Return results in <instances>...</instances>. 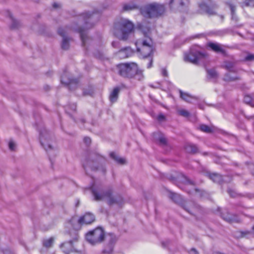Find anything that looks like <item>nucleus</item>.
<instances>
[{"instance_id": "60", "label": "nucleus", "mask_w": 254, "mask_h": 254, "mask_svg": "<svg viewBox=\"0 0 254 254\" xmlns=\"http://www.w3.org/2000/svg\"><path fill=\"white\" fill-rule=\"evenodd\" d=\"M199 108H200V109H203V108L201 106H199Z\"/></svg>"}, {"instance_id": "36", "label": "nucleus", "mask_w": 254, "mask_h": 254, "mask_svg": "<svg viewBox=\"0 0 254 254\" xmlns=\"http://www.w3.org/2000/svg\"><path fill=\"white\" fill-rule=\"evenodd\" d=\"M208 77L210 79H216L218 77L216 71L214 69H210L207 70Z\"/></svg>"}, {"instance_id": "54", "label": "nucleus", "mask_w": 254, "mask_h": 254, "mask_svg": "<svg viewBox=\"0 0 254 254\" xmlns=\"http://www.w3.org/2000/svg\"><path fill=\"white\" fill-rule=\"evenodd\" d=\"M53 7L54 8H58L60 7V4L59 3H54L53 5Z\"/></svg>"}, {"instance_id": "42", "label": "nucleus", "mask_w": 254, "mask_h": 254, "mask_svg": "<svg viewBox=\"0 0 254 254\" xmlns=\"http://www.w3.org/2000/svg\"><path fill=\"white\" fill-rule=\"evenodd\" d=\"M158 140L159 141L160 144L162 145H165L167 144V139L165 138V137L163 135H161L160 136H159Z\"/></svg>"}, {"instance_id": "51", "label": "nucleus", "mask_w": 254, "mask_h": 254, "mask_svg": "<svg viewBox=\"0 0 254 254\" xmlns=\"http://www.w3.org/2000/svg\"><path fill=\"white\" fill-rule=\"evenodd\" d=\"M190 254H198V252L194 248H192L190 251H189Z\"/></svg>"}, {"instance_id": "21", "label": "nucleus", "mask_w": 254, "mask_h": 254, "mask_svg": "<svg viewBox=\"0 0 254 254\" xmlns=\"http://www.w3.org/2000/svg\"><path fill=\"white\" fill-rule=\"evenodd\" d=\"M222 217L224 220L230 223L238 222L239 221L237 216L228 212L222 213Z\"/></svg>"}, {"instance_id": "48", "label": "nucleus", "mask_w": 254, "mask_h": 254, "mask_svg": "<svg viewBox=\"0 0 254 254\" xmlns=\"http://www.w3.org/2000/svg\"><path fill=\"white\" fill-rule=\"evenodd\" d=\"M94 55L97 58L99 59H101L103 57V54L101 52H98V53H97V54L95 53Z\"/></svg>"}, {"instance_id": "61", "label": "nucleus", "mask_w": 254, "mask_h": 254, "mask_svg": "<svg viewBox=\"0 0 254 254\" xmlns=\"http://www.w3.org/2000/svg\"><path fill=\"white\" fill-rule=\"evenodd\" d=\"M0 252H1V250H0Z\"/></svg>"}, {"instance_id": "8", "label": "nucleus", "mask_w": 254, "mask_h": 254, "mask_svg": "<svg viewBox=\"0 0 254 254\" xmlns=\"http://www.w3.org/2000/svg\"><path fill=\"white\" fill-rule=\"evenodd\" d=\"M119 74L126 78H132L137 72V64L134 63L121 64L117 66Z\"/></svg>"}, {"instance_id": "39", "label": "nucleus", "mask_w": 254, "mask_h": 254, "mask_svg": "<svg viewBox=\"0 0 254 254\" xmlns=\"http://www.w3.org/2000/svg\"><path fill=\"white\" fill-rule=\"evenodd\" d=\"M239 79H240V77H231L229 73L226 74L224 77V80L226 81H233Z\"/></svg>"}, {"instance_id": "49", "label": "nucleus", "mask_w": 254, "mask_h": 254, "mask_svg": "<svg viewBox=\"0 0 254 254\" xmlns=\"http://www.w3.org/2000/svg\"><path fill=\"white\" fill-rule=\"evenodd\" d=\"M161 73L164 76H168V72L166 68H162L161 69Z\"/></svg>"}, {"instance_id": "25", "label": "nucleus", "mask_w": 254, "mask_h": 254, "mask_svg": "<svg viewBox=\"0 0 254 254\" xmlns=\"http://www.w3.org/2000/svg\"><path fill=\"white\" fill-rule=\"evenodd\" d=\"M120 90L121 89L120 87H116L114 88L113 91L111 92L109 96V99L111 103H115L117 101Z\"/></svg>"}, {"instance_id": "9", "label": "nucleus", "mask_w": 254, "mask_h": 254, "mask_svg": "<svg viewBox=\"0 0 254 254\" xmlns=\"http://www.w3.org/2000/svg\"><path fill=\"white\" fill-rule=\"evenodd\" d=\"M105 238V232L100 227L88 232L86 235V240L92 245L102 243Z\"/></svg>"}, {"instance_id": "57", "label": "nucleus", "mask_w": 254, "mask_h": 254, "mask_svg": "<svg viewBox=\"0 0 254 254\" xmlns=\"http://www.w3.org/2000/svg\"><path fill=\"white\" fill-rule=\"evenodd\" d=\"M112 45L114 47H116L117 45H118V43L116 42H113Z\"/></svg>"}, {"instance_id": "41", "label": "nucleus", "mask_w": 254, "mask_h": 254, "mask_svg": "<svg viewBox=\"0 0 254 254\" xmlns=\"http://www.w3.org/2000/svg\"><path fill=\"white\" fill-rule=\"evenodd\" d=\"M200 129L206 133H210L212 132L211 128L206 125H201L199 126Z\"/></svg>"}, {"instance_id": "30", "label": "nucleus", "mask_w": 254, "mask_h": 254, "mask_svg": "<svg viewBox=\"0 0 254 254\" xmlns=\"http://www.w3.org/2000/svg\"><path fill=\"white\" fill-rule=\"evenodd\" d=\"M229 32V30L227 29L210 32L209 34L218 36H223Z\"/></svg>"}, {"instance_id": "23", "label": "nucleus", "mask_w": 254, "mask_h": 254, "mask_svg": "<svg viewBox=\"0 0 254 254\" xmlns=\"http://www.w3.org/2000/svg\"><path fill=\"white\" fill-rule=\"evenodd\" d=\"M179 91L180 97L186 102L192 103L193 100H196L197 99L196 97L192 96L187 92H184L181 90H179Z\"/></svg>"}, {"instance_id": "6", "label": "nucleus", "mask_w": 254, "mask_h": 254, "mask_svg": "<svg viewBox=\"0 0 254 254\" xmlns=\"http://www.w3.org/2000/svg\"><path fill=\"white\" fill-rule=\"evenodd\" d=\"M39 140L41 146L47 152L55 149V142L54 138L45 128L40 131Z\"/></svg>"}, {"instance_id": "16", "label": "nucleus", "mask_w": 254, "mask_h": 254, "mask_svg": "<svg viewBox=\"0 0 254 254\" xmlns=\"http://www.w3.org/2000/svg\"><path fill=\"white\" fill-rule=\"evenodd\" d=\"M95 221L94 215L89 212L86 213L83 216L80 217L78 220V223L80 225L89 224Z\"/></svg>"}, {"instance_id": "29", "label": "nucleus", "mask_w": 254, "mask_h": 254, "mask_svg": "<svg viewBox=\"0 0 254 254\" xmlns=\"http://www.w3.org/2000/svg\"><path fill=\"white\" fill-rule=\"evenodd\" d=\"M209 177L214 182L217 183H220L223 180L222 176L217 173H212L210 174L209 175Z\"/></svg>"}, {"instance_id": "3", "label": "nucleus", "mask_w": 254, "mask_h": 254, "mask_svg": "<svg viewBox=\"0 0 254 254\" xmlns=\"http://www.w3.org/2000/svg\"><path fill=\"white\" fill-rule=\"evenodd\" d=\"M133 29V24L126 19L116 21L113 27V34L118 38L126 40Z\"/></svg>"}, {"instance_id": "47", "label": "nucleus", "mask_w": 254, "mask_h": 254, "mask_svg": "<svg viewBox=\"0 0 254 254\" xmlns=\"http://www.w3.org/2000/svg\"><path fill=\"white\" fill-rule=\"evenodd\" d=\"M227 192L231 197H235L236 193L232 190L228 189Z\"/></svg>"}, {"instance_id": "14", "label": "nucleus", "mask_w": 254, "mask_h": 254, "mask_svg": "<svg viewBox=\"0 0 254 254\" xmlns=\"http://www.w3.org/2000/svg\"><path fill=\"white\" fill-rule=\"evenodd\" d=\"M237 0H229L226 2V4L227 5L231 10V20L235 23L238 21V17L235 13Z\"/></svg>"}, {"instance_id": "1", "label": "nucleus", "mask_w": 254, "mask_h": 254, "mask_svg": "<svg viewBox=\"0 0 254 254\" xmlns=\"http://www.w3.org/2000/svg\"><path fill=\"white\" fill-rule=\"evenodd\" d=\"M99 13L97 11H87L83 13L81 17L84 21V26L83 28H80L78 30L80 34L82 41V45L83 47L91 41V39L87 35V30L91 28L99 18Z\"/></svg>"}, {"instance_id": "7", "label": "nucleus", "mask_w": 254, "mask_h": 254, "mask_svg": "<svg viewBox=\"0 0 254 254\" xmlns=\"http://www.w3.org/2000/svg\"><path fill=\"white\" fill-rule=\"evenodd\" d=\"M198 49L199 47L197 46L191 47L190 53L185 54V61L196 64L199 61L205 59L207 56V53L205 52L200 51Z\"/></svg>"}, {"instance_id": "34", "label": "nucleus", "mask_w": 254, "mask_h": 254, "mask_svg": "<svg viewBox=\"0 0 254 254\" xmlns=\"http://www.w3.org/2000/svg\"><path fill=\"white\" fill-rule=\"evenodd\" d=\"M184 181H183L185 184V189H187L189 186L191 187V188L194 190L195 191H197V190L194 189V185L192 182L189 180L187 177H184Z\"/></svg>"}, {"instance_id": "26", "label": "nucleus", "mask_w": 254, "mask_h": 254, "mask_svg": "<svg viewBox=\"0 0 254 254\" xmlns=\"http://www.w3.org/2000/svg\"><path fill=\"white\" fill-rule=\"evenodd\" d=\"M61 248L63 249V252L66 254H68L72 250V242L69 241L67 242H65L61 245Z\"/></svg>"}, {"instance_id": "46", "label": "nucleus", "mask_w": 254, "mask_h": 254, "mask_svg": "<svg viewBox=\"0 0 254 254\" xmlns=\"http://www.w3.org/2000/svg\"><path fill=\"white\" fill-rule=\"evenodd\" d=\"M245 60L248 61H254V55L250 54L246 57Z\"/></svg>"}, {"instance_id": "55", "label": "nucleus", "mask_w": 254, "mask_h": 254, "mask_svg": "<svg viewBox=\"0 0 254 254\" xmlns=\"http://www.w3.org/2000/svg\"><path fill=\"white\" fill-rule=\"evenodd\" d=\"M76 106L75 105L73 104L71 105V109L73 111H75L76 110Z\"/></svg>"}, {"instance_id": "13", "label": "nucleus", "mask_w": 254, "mask_h": 254, "mask_svg": "<svg viewBox=\"0 0 254 254\" xmlns=\"http://www.w3.org/2000/svg\"><path fill=\"white\" fill-rule=\"evenodd\" d=\"M189 0H171L170 7L172 9L181 11L189 4Z\"/></svg>"}, {"instance_id": "40", "label": "nucleus", "mask_w": 254, "mask_h": 254, "mask_svg": "<svg viewBox=\"0 0 254 254\" xmlns=\"http://www.w3.org/2000/svg\"><path fill=\"white\" fill-rule=\"evenodd\" d=\"M254 98V95H251L249 94H246L244 96V102L248 104L252 103L253 100Z\"/></svg>"}, {"instance_id": "5", "label": "nucleus", "mask_w": 254, "mask_h": 254, "mask_svg": "<svg viewBox=\"0 0 254 254\" xmlns=\"http://www.w3.org/2000/svg\"><path fill=\"white\" fill-rule=\"evenodd\" d=\"M141 14L146 18H156L160 16L165 11L164 4L157 2L146 4L139 9Z\"/></svg>"}, {"instance_id": "19", "label": "nucleus", "mask_w": 254, "mask_h": 254, "mask_svg": "<svg viewBox=\"0 0 254 254\" xmlns=\"http://www.w3.org/2000/svg\"><path fill=\"white\" fill-rule=\"evenodd\" d=\"M132 53L131 49L126 47L119 50L117 53V56L120 59H125L130 56Z\"/></svg>"}, {"instance_id": "33", "label": "nucleus", "mask_w": 254, "mask_h": 254, "mask_svg": "<svg viewBox=\"0 0 254 254\" xmlns=\"http://www.w3.org/2000/svg\"><path fill=\"white\" fill-rule=\"evenodd\" d=\"M242 237H246L249 238L251 237H254V226L252 228L251 231H244L240 232Z\"/></svg>"}, {"instance_id": "44", "label": "nucleus", "mask_w": 254, "mask_h": 254, "mask_svg": "<svg viewBox=\"0 0 254 254\" xmlns=\"http://www.w3.org/2000/svg\"><path fill=\"white\" fill-rule=\"evenodd\" d=\"M93 93V90L91 87H89L88 89H84L83 91V94L84 95H91Z\"/></svg>"}, {"instance_id": "28", "label": "nucleus", "mask_w": 254, "mask_h": 254, "mask_svg": "<svg viewBox=\"0 0 254 254\" xmlns=\"http://www.w3.org/2000/svg\"><path fill=\"white\" fill-rule=\"evenodd\" d=\"M224 66L225 68L229 71L230 72H237V69L235 66V64L234 63L231 62H225L224 63Z\"/></svg>"}, {"instance_id": "15", "label": "nucleus", "mask_w": 254, "mask_h": 254, "mask_svg": "<svg viewBox=\"0 0 254 254\" xmlns=\"http://www.w3.org/2000/svg\"><path fill=\"white\" fill-rule=\"evenodd\" d=\"M96 156L95 160L97 161L100 157L99 156L92 154L90 155L89 158H86L83 162V166L85 169L89 167L93 170H97V168L94 166V160H93L94 156Z\"/></svg>"}, {"instance_id": "59", "label": "nucleus", "mask_w": 254, "mask_h": 254, "mask_svg": "<svg viewBox=\"0 0 254 254\" xmlns=\"http://www.w3.org/2000/svg\"><path fill=\"white\" fill-rule=\"evenodd\" d=\"M78 235L76 233V234H75V236L74 239H75V240H77L78 239Z\"/></svg>"}, {"instance_id": "2", "label": "nucleus", "mask_w": 254, "mask_h": 254, "mask_svg": "<svg viewBox=\"0 0 254 254\" xmlns=\"http://www.w3.org/2000/svg\"><path fill=\"white\" fill-rule=\"evenodd\" d=\"M91 190L96 201L106 200L110 205L118 203L117 199L112 195L111 189L105 188L102 185L94 183L91 187Z\"/></svg>"}, {"instance_id": "35", "label": "nucleus", "mask_w": 254, "mask_h": 254, "mask_svg": "<svg viewBox=\"0 0 254 254\" xmlns=\"http://www.w3.org/2000/svg\"><path fill=\"white\" fill-rule=\"evenodd\" d=\"M242 7H254V0H243L241 2Z\"/></svg>"}, {"instance_id": "31", "label": "nucleus", "mask_w": 254, "mask_h": 254, "mask_svg": "<svg viewBox=\"0 0 254 254\" xmlns=\"http://www.w3.org/2000/svg\"><path fill=\"white\" fill-rule=\"evenodd\" d=\"M110 156L119 164H124L126 162L125 159L120 157L114 152H111L110 154Z\"/></svg>"}, {"instance_id": "11", "label": "nucleus", "mask_w": 254, "mask_h": 254, "mask_svg": "<svg viewBox=\"0 0 254 254\" xmlns=\"http://www.w3.org/2000/svg\"><path fill=\"white\" fill-rule=\"evenodd\" d=\"M61 81L62 83L68 86L70 90H74L77 87L78 83V80L71 78L70 75L66 71H64L61 76Z\"/></svg>"}, {"instance_id": "22", "label": "nucleus", "mask_w": 254, "mask_h": 254, "mask_svg": "<svg viewBox=\"0 0 254 254\" xmlns=\"http://www.w3.org/2000/svg\"><path fill=\"white\" fill-rule=\"evenodd\" d=\"M7 14L10 19L11 20V23L10 24V29L16 30L21 27L22 25L20 22L14 19L9 11H7Z\"/></svg>"}, {"instance_id": "45", "label": "nucleus", "mask_w": 254, "mask_h": 254, "mask_svg": "<svg viewBox=\"0 0 254 254\" xmlns=\"http://www.w3.org/2000/svg\"><path fill=\"white\" fill-rule=\"evenodd\" d=\"M8 147L10 150L13 151L15 149L16 144L12 140H10L8 143Z\"/></svg>"}, {"instance_id": "18", "label": "nucleus", "mask_w": 254, "mask_h": 254, "mask_svg": "<svg viewBox=\"0 0 254 254\" xmlns=\"http://www.w3.org/2000/svg\"><path fill=\"white\" fill-rule=\"evenodd\" d=\"M207 46L211 50L217 53H221L223 55L226 54V51L223 49L221 45L219 44L213 42H209L207 43Z\"/></svg>"}, {"instance_id": "32", "label": "nucleus", "mask_w": 254, "mask_h": 254, "mask_svg": "<svg viewBox=\"0 0 254 254\" xmlns=\"http://www.w3.org/2000/svg\"><path fill=\"white\" fill-rule=\"evenodd\" d=\"M169 197L176 203H179L181 202L182 198L181 195L179 194L170 192Z\"/></svg>"}, {"instance_id": "4", "label": "nucleus", "mask_w": 254, "mask_h": 254, "mask_svg": "<svg viewBox=\"0 0 254 254\" xmlns=\"http://www.w3.org/2000/svg\"><path fill=\"white\" fill-rule=\"evenodd\" d=\"M136 45L137 46V52L140 54L142 58L147 57L150 58L147 64V68H150L152 65V56L154 50L152 39L149 37H146L144 39L138 40L136 43Z\"/></svg>"}, {"instance_id": "38", "label": "nucleus", "mask_w": 254, "mask_h": 254, "mask_svg": "<svg viewBox=\"0 0 254 254\" xmlns=\"http://www.w3.org/2000/svg\"><path fill=\"white\" fill-rule=\"evenodd\" d=\"M54 242V239L53 237L50 238L48 239H46L43 241V245L45 247L49 248L51 247Z\"/></svg>"}, {"instance_id": "52", "label": "nucleus", "mask_w": 254, "mask_h": 254, "mask_svg": "<svg viewBox=\"0 0 254 254\" xmlns=\"http://www.w3.org/2000/svg\"><path fill=\"white\" fill-rule=\"evenodd\" d=\"M165 119V117L163 115H159L158 116V120L159 121H163Z\"/></svg>"}, {"instance_id": "53", "label": "nucleus", "mask_w": 254, "mask_h": 254, "mask_svg": "<svg viewBox=\"0 0 254 254\" xmlns=\"http://www.w3.org/2000/svg\"><path fill=\"white\" fill-rule=\"evenodd\" d=\"M2 252L3 253V254H12L11 252L9 249L5 250L4 251H2Z\"/></svg>"}, {"instance_id": "17", "label": "nucleus", "mask_w": 254, "mask_h": 254, "mask_svg": "<svg viewBox=\"0 0 254 254\" xmlns=\"http://www.w3.org/2000/svg\"><path fill=\"white\" fill-rule=\"evenodd\" d=\"M58 33L63 37V41L62 43V48L64 50H67L69 47V38L65 36V31L62 28L58 29Z\"/></svg>"}, {"instance_id": "20", "label": "nucleus", "mask_w": 254, "mask_h": 254, "mask_svg": "<svg viewBox=\"0 0 254 254\" xmlns=\"http://www.w3.org/2000/svg\"><path fill=\"white\" fill-rule=\"evenodd\" d=\"M116 240V238L114 235H110L108 247L103 250V253L104 254H111L113 251V246Z\"/></svg>"}, {"instance_id": "37", "label": "nucleus", "mask_w": 254, "mask_h": 254, "mask_svg": "<svg viewBox=\"0 0 254 254\" xmlns=\"http://www.w3.org/2000/svg\"><path fill=\"white\" fill-rule=\"evenodd\" d=\"M133 77H135L138 80H141L143 79L144 76L143 74V71L139 69L137 65V72H136L135 75Z\"/></svg>"}, {"instance_id": "50", "label": "nucleus", "mask_w": 254, "mask_h": 254, "mask_svg": "<svg viewBox=\"0 0 254 254\" xmlns=\"http://www.w3.org/2000/svg\"><path fill=\"white\" fill-rule=\"evenodd\" d=\"M84 141L85 143L87 145L91 143V139L88 137H84Z\"/></svg>"}, {"instance_id": "24", "label": "nucleus", "mask_w": 254, "mask_h": 254, "mask_svg": "<svg viewBox=\"0 0 254 254\" xmlns=\"http://www.w3.org/2000/svg\"><path fill=\"white\" fill-rule=\"evenodd\" d=\"M185 150L187 152L191 154H195L199 152V148L196 145L193 143H187L185 145Z\"/></svg>"}, {"instance_id": "10", "label": "nucleus", "mask_w": 254, "mask_h": 254, "mask_svg": "<svg viewBox=\"0 0 254 254\" xmlns=\"http://www.w3.org/2000/svg\"><path fill=\"white\" fill-rule=\"evenodd\" d=\"M199 4L200 9L202 12L208 15L215 14V10L217 8V5L212 0H204Z\"/></svg>"}, {"instance_id": "27", "label": "nucleus", "mask_w": 254, "mask_h": 254, "mask_svg": "<svg viewBox=\"0 0 254 254\" xmlns=\"http://www.w3.org/2000/svg\"><path fill=\"white\" fill-rule=\"evenodd\" d=\"M138 8V5L133 2H129L123 4V11H130L133 10Z\"/></svg>"}, {"instance_id": "56", "label": "nucleus", "mask_w": 254, "mask_h": 254, "mask_svg": "<svg viewBox=\"0 0 254 254\" xmlns=\"http://www.w3.org/2000/svg\"><path fill=\"white\" fill-rule=\"evenodd\" d=\"M203 36H204V34H200L199 35H195L194 37L195 38H197V37H203Z\"/></svg>"}, {"instance_id": "58", "label": "nucleus", "mask_w": 254, "mask_h": 254, "mask_svg": "<svg viewBox=\"0 0 254 254\" xmlns=\"http://www.w3.org/2000/svg\"><path fill=\"white\" fill-rule=\"evenodd\" d=\"M202 154L204 156H205V155H207L208 154V153L206 152H204L202 153Z\"/></svg>"}, {"instance_id": "43", "label": "nucleus", "mask_w": 254, "mask_h": 254, "mask_svg": "<svg viewBox=\"0 0 254 254\" xmlns=\"http://www.w3.org/2000/svg\"><path fill=\"white\" fill-rule=\"evenodd\" d=\"M178 113L180 115L184 117H188L190 116V113L186 110H180L178 111Z\"/></svg>"}, {"instance_id": "12", "label": "nucleus", "mask_w": 254, "mask_h": 254, "mask_svg": "<svg viewBox=\"0 0 254 254\" xmlns=\"http://www.w3.org/2000/svg\"><path fill=\"white\" fill-rule=\"evenodd\" d=\"M181 206L188 213L195 215L201 211V207L192 201H187L181 204Z\"/></svg>"}]
</instances>
